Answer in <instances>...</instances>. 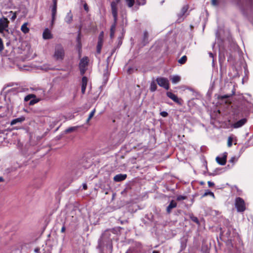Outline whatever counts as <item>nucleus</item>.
Returning <instances> with one entry per match:
<instances>
[{"mask_svg":"<svg viewBox=\"0 0 253 253\" xmlns=\"http://www.w3.org/2000/svg\"><path fill=\"white\" fill-rule=\"evenodd\" d=\"M238 4L239 8L244 13L253 12V2L252 0H239Z\"/></svg>","mask_w":253,"mask_h":253,"instance_id":"1","label":"nucleus"},{"mask_svg":"<svg viewBox=\"0 0 253 253\" xmlns=\"http://www.w3.org/2000/svg\"><path fill=\"white\" fill-rule=\"evenodd\" d=\"M9 21L4 17L0 18V33L4 35V32H9L8 30Z\"/></svg>","mask_w":253,"mask_h":253,"instance_id":"2","label":"nucleus"},{"mask_svg":"<svg viewBox=\"0 0 253 253\" xmlns=\"http://www.w3.org/2000/svg\"><path fill=\"white\" fill-rule=\"evenodd\" d=\"M235 205L238 212H243L246 210L245 201L240 197L236 198Z\"/></svg>","mask_w":253,"mask_h":253,"instance_id":"3","label":"nucleus"},{"mask_svg":"<svg viewBox=\"0 0 253 253\" xmlns=\"http://www.w3.org/2000/svg\"><path fill=\"white\" fill-rule=\"evenodd\" d=\"M88 58L87 57H84L81 59L79 63V68L81 75H84L87 70V67L88 64Z\"/></svg>","mask_w":253,"mask_h":253,"instance_id":"4","label":"nucleus"},{"mask_svg":"<svg viewBox=\"0 0 253 253\" xmlns=\"http://www.w3.org/2000/svg\"><path fill=\"white\" fill-rule=\"evenodd\" d=\"M63 48L62 45H57L55 47L54 58L57 60L63 59Z\"/></svg>","mask_w":253,"mask_h":253,"instance_id":"5","label":"nucleus"},{"mask_svg":"<svg viewBox=\"0 0 253 253\" xmlns=\"http://www.w3.org/2000/svg\"><path fill=\"white\" fill-rule=\"evenodd\" d=\"M158 84L167 90L169 89V82L168 79L164 77H158L156 79Z\"/></svg>","mask_w":253,"mask_h":253,"instance_id":"6","label":"nucleus"},{"mask_svg":"<svg viewBox=\"0 0 253 253\" xmlns=\"http://www.w3.org/2000/svg\"><path fill=\"white\" fill-rule=\"evenodd\" d=\"M41 99V98H36V95L33 94H29L26 96L24 98V101L26 102L30 100L29 105H33L39 102Z\"/></svg>","mask_w":253,"mask_h":253,"instance_id":"7","label":"nucleus"},{"mask_svg":"<svg viewBox=\"0 0 253 253\" xmlns=\"http://www.w3.org/2000/svg\"><path fill=\"white\" fill-rule=\"evenodd\" d=\"M227 153L225 152L223 154L222 157L217 156L216 157L215 160L216 162L221 166H224L226 164V159H227Z\"/></svg>","mask_w":253,"mask_h":253,"instance_id":"8","label":"nucleus"},{"mask_svg":"<svg viewBox=\"0 0 253 253\" xmlns=\"http://www.w3.org/2000/svg\"><path fill=\"white\" fill-rule=\"evenodd\" d=\"M111 11L113 16L114 17V20L115 22H117L118 17V8L117 5L114 2H111Z\"/></svg>","mask_w":253,"mask_h":253,"instance_id":"9","label":"nucleus"},{"mask_svg":"<svg viewBox=\"0 0 253 253\" xmlns=\"http://www.w3.org/2000/svg\"><path fill=\"white\" fill-rule=\"evenodd\" d=\"M88 82V79L86 77L84 76L82 79L81 82V92L83 94H84L86 85Z\"/></svg>","mask_w":253,"mask_h":253,"instance_id":"10","label":"nucleus"},{"mask_svg":"<svg viewBox=\"0 0 253 253\" xmlns=\"http://www.w3.org/2000/svg\"><path fill=\"white\" fill-rule=\"evenodd\" d=\"M167 95L168 97H169V98H170L171 100H172L175 103H176L178 104H180V105L181 104L180 99H179L176 95H175L171 92H170V91L167 92Z\"/></svg>","mask_w":253,"mask_h":253,"instance_id":"11","label":"nucleus"},{"mask_svg":"<svg viewBox=\"0 0 253 253\" xmlns=\"http://www.w3.org/2000/svg\"><path fill=\"white\" fill-rule=\"evenodd\" d=\"M42 37L45 40H48L52 38V35L48 28H46L42 34Z\"/></svg>","mask_w":253,"mask_h":253,"instance_id":"12","label":"nucleus"},{"mask_svg":"<svg viewBox=\"0 0 253 253\" xmlns=\"http://www.w3.org/2000/svg\"><path fill=\"white\" fill-rule=\"evenodd\" d=\"M126 176V174H118L114 177L113 179L116 182H120L125 180Z\"/></svg>","mask_w":253,"mask_h":253,"instance_id":"13","label":"nucleus"},{"mask_svg":"<svg viewBox=\"0 0 253 253\" xmlns=\"http://www.w3.org/2000/svg\"><path fill=\"white\" fill-rule=\"evenodd\" d=\"M247 122V120L246 119H242L236 123H234L233 125V126L234 128H237L242 126Z\"/></svg>","mask_w":253,"mask_h":253,"instance_id":"14","label":"nucleus"},{"mask_svg":"<svg viewBox=\"0 0 253 253\" xmlns=\"http://www.w3.org/2000/svg\"><path fill=\"white\" fill-rule=\"evenodd\" d=\"M53 5L52 7V23H53L55 18V15L56 13V0H53Z\"/></svg>","mask_w":253,"mask_h":253,"instance_id":"15","label":"nucleus"},{"mask_svg":"<svg viewBox=\"0 0 253 253\" xmlns=\"http://www.w3.org/2000/svg\"><path fill=\"white\" fill-rule=\"evenodd\" d=\"M176 206L177 203L173 200H172L167 208V212L169 213L171 212V210L174 208H176Z\"/></svg>","mask_w":253,"mask_h":253,"instance_id":"16","label":"nucleus"},{"mask_svg":"<svg viewBox=\"0 0 253 253\" xmlns=\"http://www.w3.org/2000/svg\"><path fill=\"white\" fill-rule=\"evenodd\" d=\"M28 23H24L21 27V31L24 34H27L29 32L30 29L28 27Z\"/></svg>","mask_w":253,"mask_h":253,"instance_id":"17","label":"nucleus"},{"mask_svg":"<svg viewBox=\"0 0 253 253\" xmlns=\"http://www.w3.org/2000/svg\"><path fill=\"white\" fill-rule=\"evenodd\" d=\"M25 120V118L24 117H21L15 119H13L11 121L10 123L11 125H14L19 123H22Z\"/></svg>","mask_w":253,"mask_h":253,"instance_id":"18","label":"nucleus"},{"mask_svg":"<svg viewBox=\"0 0 253 253\" xmlns=\"http://www.w3.org/2000/svg\"><path fill=\"white\" fill-rule=\"evenodd\" d=\"M172 84H176L181 80V77L178 75H174L170 77Z\"/></svg>","mask_w":253,"mask_h":253,"instance_id":"19","label":"nucleus"},{"mask_svg":"<svg viewBox=\"0 0 253 253\" xmlns=\"http://www.w3.org/2000/svg\"><path fill=\"white\" fill-rule=\"evenodd\" d=\"M72 20H73V14H72L71 11H70L69 13H67V14L66 16V22L67 23L70 24L71 23Z\"/></svg>","mask_w":253,"mask_h":253,"instance_id":"20","label":"nucleus"},{"mask_svg":"<svg viewBox=\"0 0 253 253\" xmlns=\"http://www.w3.org/2000/svg\"><path fill=\"white\" fill-rule=\"evenodd\" d=\"M157 86L156 83L154 81L151 82L150 87V90L151 91L153 92L156 90Z\"/></svg>","mask_w":253,"mask_h":253,"instance_id":"21","label":"nucleus"},{"mask_svg":"<svg viewBox=\"0 0 253 253\" xmlns=\"http://www.w3.org/2000/svg\"><path fill=\"white\" fill-rule=\"evenodd\" d=\"M125 2L128 7H132L134 4L135 0H125Z\"/></svg>","mask_w":253,"mask_h":253,"instance_id":"22","label":"nucleus"},{"mask_svg":"<svg viewBox=\"0 0 253 253\" xmlns=\"http://www.w3.org/2000/svg\"><path fill=\"white\" fill-rule=\"evenodd\" d=\"M95 113V109H94L90 113L89 116L86 120V123L87 124L89 123L90 120L91 119V118L94 116V114Z\"/></svg>","mask_w":253,"mask_h":253,"instance_id":"23","label":"nucleus"},{"mask_svg":"<svg viewBox=\"0 0 253 253\" xmlns=\"http://www.w3.org/2000/svg\"><path fill=\"white\" fill-rule=\"evenodd\" d=\"M189 8V6L188 5H184L181 10V15L182 16L184 15L185 13L187 11L188 9Z\"/></svg>","mask_w":253,"mask_h":253,"instance_id":"24","label":"nucleus"},{"mask_svg":"<svg viewBox=\"0 0 253 253\" xmlns=\"http://www.w3.org/2000/svg\"><path fill=\"white\" fill-rule=\"evenodd\" d=\"M187 59V56L184 55L178 60V62L180 64H183L186 62Z\"/></svg>","mask_w":253,"mask_h":253,"instance_id":"25","label":"nucleus"},{"mask_svg":"<svg viewBox=\"0 0 253 253\" xmlns=\"http://www.w3.org/2000/svg\"><path fill=\"white\" fill-rule=\"evenodd\" d=\"M190 218L193 222L196 223L197 224H199V220L197 217L194 216L193 215H191L190 216Z\"/></svg>","mask_w":253,"mask_h":253,"instance_id":"26","label":"nucleus"},{"mask_svg":"<svg viewBox=\"0 0 253 253\" xmlns=\"http://www.w3.org/2000/svg\"><path fill=\"white\" fill-rule=\"evenodd\" d=\"M208 195H210L213 198L214 197V195L213 193L212 192H211V191H206L203 195V196L205 197V196H207Z\"/></svg>","mask_w":253,"mask_h":253,"instance_id":"27","label":"nucleus"},{"mask_svg":"<svg viewBox=\"0 0 253 253\" xmlns=\"http://www.w3.org/2000/svg\"><path fill=\"white\" fill-rule=\"evenodd\" d=\"M81 33L79 31V34H78V36L77 38V41L78 43V46L81 47Z\"/></svg>","mask_w":253,"mask_h":253,"instance_id":"28","label":"nucleus"},{"mask_svg":"<svg viewBox=\"0 0 253 253\" xmlns=\"http://www.w3.org/2000/svg\"><path fill=\"white\" fill-rule=\"evenodd\" d=\"M138 5H144L146 3V0H136Z\"/></svg>","mask_w":253,"mask_h":253,"instance_id":"29","label":"nucleus"},{"mask_svg":"<svg viewBox=\"0 0 253 253\" xmlns=\"http://www.w3.org/2000/svg\"><path fill=\"white\" fill-rule=\"evenodd\" d=\"M186 199V196H182V195H179V196L177 197L176 200L177 201H181V200H185Z\"/></svg>","mask_w":253,"mask_h":253,"instance_id":"30","label":"nucleus"},{"mask_svg":"<svg viewBox=\"0 0 253 253\" xmlns=\"http://www.w3.org/2000/svg\"><path fill=\"white\" fill-rule=\"evenodd\" d=\"M75 129H76V127H70V128L67 129L65 130V132H67V133H68V132H70L71 131H73V130H75Z\"/></svg>","mask_w":253,"mask_h":253,"instance_id":"31","label":"nucleus"},{"mask_svg":"<svg viewBox=\"0 0 253 253\" xmlns=\"http://www.w3.org/2000/svg\"><path fill=\"white\" fill-rule=\"evenodd\" d=\"M3 49V44L2 39L0 38V52L2 51Z\"/></svg>","mask_w":253,"mask_h":253,"instance_id":"32","label":"nucleus"},{"mask_svg":"<svg viewBox=\"0 0 253 253\" xmlns=\"http://www.w3.org/2000/svg\"><path fill=\"white\" fill-rule=\"evenodd\" d=\"M116 22H115L114 21V23L111 26V29H110L111 32L113 31L115 32V28H116Z\"/></svg>","mask_w":253,"mask_h":253,"instance_id":"33","label":"nucleus"},{"mask_svg":"<svg viewBox=\"0 0 253 253\" xmlns=\"http://www.w3.org/2000/svg\"><path fill=\"white\" fill-rule=\"evenodd\" d=\"M160 115L163 117H167L168 116V113L166 111H163L160 113Z\"/></svg>","mask_w":253,"mask_h":253,"instance_id":"34","label":"nucleus"},{"mask_svg":"<svg viewBox=\"0 0 253 253\" xmlns=\"http://www.w3.org/2000/svg\"><path fill=\"white\" fill-rule=\"evenodd\" d=\"M232 143V138L229 137L228 138V147H231V146Z\"/></svg>","mask_w":253,"mask_h":253,"instance_id":"35","label":"nucleus"},{"mask_svg":"<svg viewBox=\"0 0 253 253\" xmlns=\"http://www.w3.org/2000/svg\"><path fill=\"white\" fill-rule=\"evenodd\" d=\"M148 37V33L147 31H145L144 32V40H147Z\"/></svg>","mask_w":253,"mask_h":253,"instance_id":"36","label":"nucleus"},{"mask_svg":"<svg viewBox=\"0 0 253 253\" xmlns=\"http://www.w3.org/2000/svg\"><path fill=\"white\" fill-rule=\"evenodd\" d=\"M101 48V45H100L99 43L98 42V45H97V53H100Z\"/></svg>","mask_w":253,"mask_h":253,"instance_id":"37","label":"nucleus"},{"mask_svg":"<svg viewBox=\"0 0 253 253\" xmlns=\"http://www.w3.org/2000/svg\"><path fill=\"white\" fill-rule=\"evenodd\" d=\"M211 3L213 5H217V0H211Z\"/></svg>","mask_w":253,"mask_h":253,"instance_id":"38","label":"nucleus"},{"mask_svg":"<svg viewBox=\"0 0 253 253\" xmlns=\"http://www.w3.org/2000/svg\"><path fill=\"white\" fill-rule=\"evenodd\" d=\"M208 184L209 187H212L214 185V183L211 181H208Z\"/></svg>","mask_w":253,"mask_h":253,"instance_id":"39","label":"nucleus"},{"mask_svg":"<svg viewBox=\"0 0 253 253\" xmlns=\"http://www.w3.org/2000/svg\"><path fill=\"white\" fill-rule=\"evenodd\" d=\"M84 9L86 11H88V6H87V5L86 3H85L84 5Z\"/></svg>","mask_w":253,"mask_h":253,"instance_id":"40","label":"nucleus"},{"mask_svg":"<svg viewBox=\"0 0 253 253\" xmlns=\"http://www.w3.org/2000/svg\"><path fill=\"white\" fill-rule=\"evenodd\" d=\"M16 13H13V15H12V16L11 17V19H12V20H15V19L16 18Z\"/></svg>","mask_w":253,"mask_h":253,"instance_id":"41","label":"nucleus"},{"mask_svg":"<svg viewBox=\"0 0 253 253\" xmlns=\"http://www.w3.org/2000/svg\"><path fill=\"white\" fill-rule=\"evenodd\" d=\"M83 189L84 190H86L87 188L86 184V183H84L83 184Z\"/></svg>","mask_w":253,"mask_h":253,"instance_id":"42","label":"nucleus"},{"mask_svg":"<svg viewBox=\"0 0 253 253\" xmlns=\"http://www.w3.org/2000/svg\"><path fill=\"white\" fill-rule=\"evenodd\" d=\"M114 34H115V32L112 31V32H111L110 31V37L111 38H113L114 36Z\"/></svg>","mask_w":253,"mask_h":253,"instance_id":"43","label":"nucleus"},{"mask_svg":"<svg viewBox=\"0 0 253 253\" xmlns=\"http://www.w3.org/2000/svg\"><path fill=\"white\" fill-rule=\"evenodd\" d=\"M121 1V0H116L115 1H113L112 2H114L116 3V5H117Z\"/></svg>","mask_w":253,"mask_h":253,"instance_id":"44","label":"nucleus"},{"mask_svg":"<svg viewBox=\"0 0 253 253\" xmlns=\"http://www.w3.org/2000/svg\"><path fill=\"white\" fill-rule=\"evenodd\" d=\"M235 158L234 157L231 158V159L230 160V162L234 163L235 161Z\"/></svg>","mask_w":253,"mask_h":253,"instance_id":"45","label":"nucleus"},{"mask_svg":"<svg viewBox=\"0 0 253 253\" xmlns=\"http://www.w3.org/2000/svg\"><path fill=\"white\" fill-rule=\"evenodd\" d=\"M229 97V95H224V96H222L221 97V98H223V99H224V98H228Z\"/></svg>","mask_w":253,"mask_h":253,"instance_id":"46","label":"nucleus"},{"mask_svg":"<svg viewBox=\"0 0 253 253\" xmlns=\"http://www.w3.org/2000/svg\"><path fill=\"white\" fill-rule=\"evenodd\" d=\"M209 54L210 57L213 58V55L211 52H209Z\"/></svg>","mask_w":253,"mask_h":253,"instance_id":"47","label":"nucleus"},{"mask_svg":"<svg viewBox=\"0 0 253 253\" xmlns=\"http://www.w3.org/2000/svg\"><path fill=\"white\" fill-rule=\"evenodd\" d=\"M132 69H131V68H129V69H128L127 72H128V73L129 74H131V73H132V72H131V71H132Z\"/></svg>","mask_w":253,"mask_h":253,"instance_id":"48","label":"nucleus"},{"mask_svg":"<svg viewBox=\"0 0 253 253\" xmlns=\"http://www.w3.org/2000/svg\"><path fill=\"white\" fill-rule=\"evenodd\" d=\"M4 181L3 178L2 177H0V182H3Z\"/></svg>","mask_w":253,"mask_h":253,"instance_id":"49","label":"nucleus"},{"mask_svg":"<svg viewBox=\"0 0 253 253\" xmlns=\"http://www.w3.org/2000/svg\"><path fill=\"white\" fill-rule=\"evenodd\" d=\"M64 229H63V225L62 226L61 228V232H63Z\"/></svg>","mask_w":253,"mask_h":253,"instance_id":"50","label":"nucleus"},{"mask_svg":"<svg viewBox=\"0 0 253 253\" xmlns=\"http://www.w3.org/2000/svg\"><path fill=\"white\" fill-rule=\"evenodd\" d=\"M39 249H36L35 250V252L36 253H39Z\"/></svg>","mask_w":253,"mask_h":253,"instance_id":"51","label":"nucleus"},{"mask_svg":"<svg viewBox=\"0 0 253 253\" xmlns=\"http://www.w3.org/2000/svg\"><path fill=\"white\" fill-rule=\"evenodd\" d=\"M153 253H159V252L157 251H153Z\"/></svg>","mask_w":253,"mask_h":253,"instance_id":"52","label":"nucleus"},{"mask_svg":"<svg viewBox=\"0 0 253 253\" xmlns=\"http://www.w3.org/2000/svg\"><path fill=\"white\" fill-rule=\"evenodd\" d=\"M164 2V0H163L162 1V3H163Z\"/></svg>","mask_w":253,"mask_h":253,"instance_id":"53","label":"nucleus"},{"mask_svg":"<svg viewBox=\"0 0 253 253\" xmlns=\"http://www.w3.org/2000/svg\"><path fill=\"white\" fill-rule=\"evenodd\" d=\"M83 253H85V252H84Z\"/></svg>","mask_w":253,"mask_h":253,"instance_id":"54","label":"nucleus"}]
</instances>
